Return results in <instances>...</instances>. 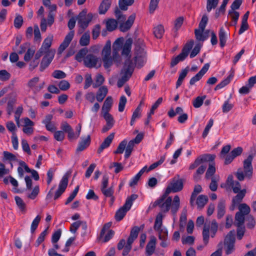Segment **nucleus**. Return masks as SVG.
<instances>
[{
    "mask_svg": "<svg viewBox=\"0 0 256 256\" xmlns=\"http://www.w3.org/2000/svg\"><path fill=\"white\" fill-rule=\"evenodd\" d=\"M164 193L160 196L154 204V206H158L163 212H167L171 208V212L175 215L180 206V199L178 196H175L172 202L171 196Z\"/></svg>",
    "mask_w": 256,
    "mask_h": 256,
    "instance_id": "f257e3e1",
    "label": "nucleus"
},
{
    "mask_svg": "<svg viewBox=\"0 0 256 256\" xmlns=\"http://www.w3.org/2000/svg\"><path fill=\"white\" fill-rule=\"evenodd\" d=\"M253 156L249 155L246 159L244 161V171L239 168L236 174L237 178L242 181L244 178L250 179L252 176L253 168L252 166V160Z\"/></svg>",
    "mask_w": 256,
    "mask_h": 256,
    "instance_id": "f03ea898",
    "label": "nucleus"
},
{
    "mask_svg": "<svg viewBox=\"0 0 256 256\" xmlns=\"http://www.w3.org/2000/svg\"><path fill=\"white\" fill-rule=\"evenodd\" d=\"M138 198V194H132L126 198L124 206L116 212L115 218L116 221L119 222L123 219L124 216H126V213L130 209L133 202L137 199Z\"/></svg>",
    "mask_w": 256,
    "mask_h": 256,
    "instance_id": "7ed1b4c3",
    "label": "nucleus"
},
{
    "mask_svg": "<svg viewBox=\"0 0 256 256\" xmlns=\"http://www.w3.org/2000/svg\"><path fill=\"white\" fill-rule=\"evenodd\" d=\"M111 54V42L110 40L106 42L102 50V60L104 62V66L105 68H110L112 64L113 61H117L118 58L114 59L110 56Z\"/></svg>",
    "mask_w": 256,
    "mask_h": 256,
    "instance_id": "20e7f679",
    "label": "nucleus"
},
{
    "mask_svg": "<svg viewBox=\"0 0 256 256\" xmlns=\"http://www.w3.org/2000/svg\"><path fill=\"white\" fill-rule=\"evenodd\" d=\"M92 18L93 15L92 13L86 14V12L83 10L80 12L78 16V24L84 30L88 27V24L92 21Z\"/></svg>",
    "mask_w": 256,
    "mask_h": 256,
    "instance_id": "39448f33",
    "label": "nucleus"
},
{
    "mask_svg": "<svg viewBox=\"0 0 256 256\" xmlns=\"http://www.w3.org/2000/svg\"><path fill=\"white\" fill-rule=\"evenodd\" d=\"M182 188V180L176 178L175 176L172 178L170 184L166 188L165 192H166V194H169L171 192H180Z\"/></svg>",
    "mask_w": 256,
    "mask_h": 256,
    "instance_id": "423d86ee",
    "label": "nucleus"
},
{
    "mask_svg": "<svg viewBox=\"0 0 256 256\" xmlns=\"http://www.w3.org/2000/svg\"><path fill=\"white\" fill-rule=\"evenodd\" d=\"M235 236L231 231L226 236L224 240V244L226 246V254L228 255L234 250Z\"/></svg>",
    "mask_w": 256,
    "mask_h": 256,
    "instance_id": "0eeeda50",
    "label": "nucleus"
},
{
    "mask_svg": "<svg viewBox=\"0 0 256 256\" xmlns=\"http://www.w3.org/2000/svg\"><path fill=\"white\" fill-rule=\"evenodd\" d=\"M69 174L66 173L62 178L58 184V188L54 196V200L59 198L65 191L68 184Z\"/></svg>",
    "mask_w": 256,
    "mask_h": 256,
    "instance_id": "6e6552de",
    "label": "nucleus"
},
{
    "mask_svg": "<svg viewBox=\"0 0 256 256\" xmlns=\"http://www.w3.org/2000/svg\"><path fill=\"white\" fill-rule=\"evenodd\" d=\"M54 54L55 51L54 50H51L48 52L44 55L40 64V72L44 71L48 66L54 58Z\"/></svg>",
    "mask_w": 256,
    "mask_h": 256,
    "instance_id": "1a4fd4ad",
    "label": "nucleus"
},
{
    "mask_svg": "<svg viewBox=\"0 0 256 256\" xmlns=\"http://www.w3.org/2000/svg\"><path fill=\"white\" fill-rule=\"evenodd\" d=\"M214 158V156L212 154H204L198 156L194 161L189 166V170H194L201 164H206L208 160H212Z\"/></svg>",
    "mask_w": 256,
    "mask_h": 256,
    "instance_id": "9d476101",
    "label": "nucleus"
},
{
    "mask_svg": "<svg viewBox=\"0 0 256 256\" xmlns=\"http://www.w3.org/2000/svg\"><path fill=\"white\" fill-rule=\"evenodd\" d=\"M40 78L36 76L30 79L28 82V86L33 92L34 93L36 94L43 88L44 82L38 84Z\"/></svg>",
    "mask_w": 256,
    "mask_h": 256,
    "instance_id": "9b49d317",
    "label": "nucleus"
},
{
    "mask_svg": "<svg viewBox=\"0 0 256 256\" xmlns=\"http://www.w3.org/2000/svg\"><path fill=\"white\" fill-rule=\"evenodd\" d=\"M84 65L88 68H96L98 62V59L94 54H89L84 58Z\"/></svg>",
    "mask_w": 256,
    "mask_h": 256,
    "instance_id": "f8f14e48",
    "label": "nucleus"
},
{
    "mask_svg": "<svg viewBox=\"0 0 256 256\" xmlns=\"http://www.w3.org/2000/svg\"><path fill=\"white\" fill-rule=\"evenodd\" d=\"M74 30L70 31L66 36L63 42L61 44L58 48V52L62 53L69 46L70 42L74 38Z\"/></svg>",
    "mask_w": 256,
    "mask_h": 256,
    "instance_id": "ddd939ff",
    "label": "nucleus"
},
{
    "mask_svg": "<svg viewBox=\"0 0 256 256\" xmlns=\"http://www.w3.org/2000/svg\"><path fill=\"white\" fill-rule=\"evenodd\" d=\"M226 185L230 187L233 192L234 194L240 192L241 189V185L240 183L238 181H234L233 179V176L232 175H229L226 180Z\"/></svg>",
    "mask_w": 256,
    "mask_h": 256,
    "instance_id": "4468645a",
    "label": "nucleus"
},
{
    "mask_svg": "<svg viewBox=\"0 0 256 256\" xmlns=\"http://www.w3.org/2000/svg\"><path fill=\"white\" fill-rule=\"evenodd\" d=\"M209 68L210 64H206L200 70L190 79V85H193L195 84V82L198 81L206 72Z\"/></svg>",
    "mask_w": 256,
    "mask_h": 256,
    "instance_id": "2eb2a0df",
    "label": "nucleus"
},
{
    "mask_svg": "<svg viewBox=\"0 0 256 256\" xmlns=\"http://www.w3.org/2000/svg\"><path fill=\"white\" fill-rule=\"evenodd\" d=\"M212 156H214V158L212 160H208L206 162V164H208V168L207 170L205 176L206 178L207 179L210 178L216 172L215 162H214V160L216 158V156L214 154H212Z\"/></svg>",
    "mask_w": 256,
    "mask_h": 256,
    "instance_id": "dca6fc26",
    "label": "nucleus"
},
{
    "mask_svg": "<svg viewBox=\"0 0 256 256\" xmlns=\"http://www.w3.org/2000/svg\"><path fill=\"white\" fill-rule=\"evenodd\" d=\"M135 15H130L128 20L124 23H122L120 26V30L121 32H125L128 31L132 26L134 20H135Z\"/></svg>",
    "mask_w": 256,
    "mask_h": 256,
    "instance_id": "f3484780",
    "label": "nucleus"
},
{
    "mask_svg": "<svg viewBox=\"0 0 256 256\" xmlns=\"http://www.w3.org/2000/svg\"><path fill=\"white\" fill-rule=\"evenodd\" d=\"M114 136V133H111L108 136L102 143L98 150V153L100 154L104 149L108 148L112 143Z\"/></svg>",
    "mask_w": 256,
    "mask_h": 256,
    "instance_id": "a211bd4d",
    "label": "nucleus"
},
{
    "mask_svg": "<svg viewBox=\"0 0 256 256\" xmlns=\"http://www.w3.org/2000/svg\"><path fill=\"white\" fill-rule=\"evenodd\" d=\"M122 40L118 38L114 43L112 46V56L114 59L119 58L118 52L122 48Z\"/></svg>",
    "mask_w": 256,
    "mask_h": 256,
    "instance_id": "6ab92c4d",
    "label": "nucleus"
},
{
    "mask_svg": "<svg viewBox=\"0 0 256 256\" xmlns=\"http://www.w3.org/2000/svg\"><path fill=\"white\" fill-rule=\"evenodd\" d=\"M90 142V137L88 135L86 138H82V140L78 143L76 152H80L85 150L88 146Z\"/></svg>",
    "mask_w": 256,
    "mask_h": 256,
    "instance_id": "aec40b11",
    "label": "nucleus"
},
{
    "mask_svg": "<svg viewBox=\"0 0 256 256\" xmlns=\"http://www.w3.org/2000/svg\"><path fill=\"white\" fill-rule=\"evenodd\" d=\"M108 92V90L106 86H100L96 92V100L99 102H102L106 96Z\"/></svg>",
    "mask_w": 256,
    "mask_h": 256,
    "instance_id": "412c9836",
    "label": "nucleus"
},
{
    "mask_svg": "<svg viewBox=\"0 0 256 256\" xmlns=\"http://www.w3.org/2000/svg\"><path fill=\"white\" fill-rule=\"evenodd\" d=\"M111 5L110 0H102L98 7V12L100 14H104L110 8Z\"/></svg>",
    "mask_w": 256,
    "mask_h": 256,
    "instance_id": "4be33fe9",
    "label": "nucleus"
},
{
    "mask_svg": "<svg viewBox=\"0 0 256 256\" xmlns=\"http://www.w3.org/2000/svg\"><path fill=\"white\" fill-rule=\"evenodd\" d=\"M156 239L155 238H152L148 243L146 246V254L150 256L153 254L156 248Z\"/></svg>",
    "mask_w": 256,
    "mask_h": 256,
    "instance_id": "5701e85b",
    "label": "nucleus"
},
{
    "mask_svg": "<svg viewBox=\"0 0 256 256\" xmlns=\"http://www.w3.org/2000/svg\"><path fill=\"white\" fill-rule=\"evenodd\" d=\"M204 30L198 28L194 30V34L196 39L198 41H204L208 38V32H204Z\"/></svg>",
    "mask_w": 256,
    "mask_h": 256,
    "instance_id": "b1692460",
    "label": "nucleus"
},
{
    "mask_svg": "<svg viewBox=\"0 0 256 256\" xmlns=\"http://www.w3.org/2000/svg\"><path fill=\"white\" fill-rule=\"evenodd\" d=\"M234 70H232L230 75L226 79H224L222 82H220V84L216 85L214 88V90H216L219 89H220L225 86H226L227 84H228L230 82L232 78L234 77Z\"/></svg>",
    "mask_w": 256,
    "mask_h": 256,
    "instance_id": "393cba45",
    "label": "nucleus"
},
{
    "mask_svg": "<svg viewBox=\"0 0 256 256\" xmlns=\"http://www.w3.org/2000/svg\"><path fill=\"white\" fill-rule=\"evenodd\" d=\"M132 40L131 38L127 39L124 45L122 54V55L128 56L130 52Z\"/></svg>",
    "mask_w": 256,
    "mask_h": 256,
    "instance_id": "a878e982",
    "label": "nucleus"
},
{
    "mask_svg": "<svg viewBox=\"0 0 256 256\" xmlns=\"http://www.w3.org/2000/svg\"><path fill=\"white\" fill-rule=\"evenodd\" d=\"M102 192L106 197L110 198L111 204H112L114 200V190L112 186L108 188H100Z\"/></svg>",
    "mask_w": 256,
    "mask_h": 256,
    "instance_id": "bb28decb",
    "label": "nucleus"
},
{
    "mask_svg": "<svg viewBox=\"0 0 256 256\" xmlns=\"http://www.w3.org/2000/svg\"><path fill=\"white\" fill-rule=\"evenodd\" d=\"M225 200H220L218 206V218H221L225 214L226 212V204Z\"/></svg>",
    "mask_w": 256,
    "mask_h": 256,
    "instance_id": "cd10ccee",
    "label": "nucleus"
},
{
    "mask_svg": "<svg viewBox=\"0 0 256 256\" xmlns=\"http://www.w3.org/2000/svg\"><path fill=\"white\" fill-rule=\"evenodd\" d=\"M112 98L111 96H109L106 98L102 107V113L108 112L112 106Z\"/></svg>",
    "mask_w": 256,
    "mask_h": 256,
    "instance_id": "c85d7f7f",
    "label": "nucleus"
},
{
    "mask_svg": "<svg viewBox=\"0 0 256 256\" xmlns=\"http://www.w3.org/2000/svg\"><path fill=\"white\" fill-rule=\"evenodd\" d=\"M246 192V189H243L240 192L236 193L237 194L234 197L232 198V203L236 205L240 204L244 197Z\"/></svg>",
    "mask_w": 256,
    "mask_h": 256,
    "instance_id": "c756f323",
    "label": "nucleus"
},
{
    "mask_svg": "<svg viewBox=\"0 0 256 256\" xmlns=\"http://www.w3.org/2000/svg\"><path fill=\"white\" fill-rule=\"evenodd\" d=\"M140 228L138 226H134L132 228L130 235L128 238L129 243H133L134 241L137 238Z\"/></svg>",
    "mask_w": 256,
    "mask_h": 256,
    "instance_id": "7c9ffc66",
    "label": "nucleus"
},
{
    "mask_svg": "<svg viewBox=\"0 0 256 256\" xmlns=\"http://www.w3.org/2000/svg\"><path fill=\"white\" fill-rule=\"evenodd\" d=\"M219 40H220V44L222 48L226 44V39H227V34L224 32V28L223 27L220 28L219 34H218Z\"/></svg>",
    "mask_w": 256,
    "mask_h": 256,
    "instance_id": "2f4dec72",
    "label": "nucleus"
},
{
    "mask_svg": "<svg viewBox=\"0 0 256 256\" xmlns=\"http://www.w3.org/2000/svg\"><path fill=\"white\" fill-rule=\"evenodd\" d=\"M90 34L89 31L85 32L81 36L79 42L81 46H86L90 44Z\"/></svg>",
    "mask_w": 256,
    "mask_h": 256,
    "instance_id": "473e14b6",
    "label": "nucleus"
},
{
    "mask_svg": "<svg viewBox=\"0 0 256 256\" xmlns=\"http://www.w3.org/2000/svg\"><path fill=\"white\" fill-rule=\"evenodd\" d=\"M244 216L241 212H236L235 216L236 223L235 224L238 228L242 226L244 222Z\"/></svg>",
    "mask_w": 256,
    "mask_h": 256,
    "instance_id": "72a5a7b5",
    "label": "nucleus"
},
{
    "mask_svg": "<svg viewBox=\"0 0 256 256\" xmlns=\"http://www.w3.org/2000/svg\"><path fill=\"white\" fill-rule=\"evenodd\" d=\"M164 26L160 24L154 28V34L158 38H161L164 34Z\"/></svg>",
    "mask_w": 256,
    "mask_h": 256,
    "instance_id": "f704fd0d",
    "label": "nucleus"
},
{
    "mask_svg": "<svg viewBox=\"0 0 256 256\" xmlns=\"http://www.w3.org/2000/svg\"><path fill=\"white\" fill-rule=\"evenodd\" d=\"M118 26V22L114 19H109L106 22V27L108 30L112 32Z\"/></svg>",
    "mask_w": 256,
    "mask_h": 256,
    "instance_id": "c9c22d12",
    "label": "nucleus"
},
{
    "mask_svg": "<svg viewBox=\"0 0 256 256\" xmlns=\"http://www.w3.org/2000/svg\"><path fill=\"white\" fill-rule=\"evenodd\" d=\"M133 68L132 66V63L130 62L127 68L125 70L124 75L122 76L121 78L124 80H125L126 82L129 80V78L132 76V74L133 72Z\"/></svg>",
    "mask_w": 256,
    "mask_h": 256,
    "instance_id": "e433bc0d",
    "label": "nucleus"
},
{
    "mask_svg": "<svg viewBox=\"0 0 256 256\" xmlns=\"http://www.w3.org/2000/svg\"><path fill=\"white\" fill-rule=\"evenodd\" d=\"M194 42L193 40H191L188 42L184 46L182 49V53L186 57L188 56L190 50L194 46Z\"/></svg>",
    "mask_w": 256,
    "mask_h": 256,
    "instance_id": "4c0bfd02",
    "label": "nucleus"
},
{
    "mask_svg": "<svg viewBox=\"0 0 256 256\" xmlns=\"http://www.w3.org/2000/svg\"><path fill=\"white\" fill-rule=\"evenodd\" d=\"M162 215L161 213H159L156 216L154 225V229L155 230L159 231L160 230L162 229L161 227L162 226Z\"/></svg>",
    "mask_w": 256,
    "mask_h": 256,
    "instance_id": "58836bf2",
    "label": "nucleus"
},
{
    "mask_svg": "<svg viewBox=\"0 0 256 256\" xmlns=\"http://www.w3.org/2000/svg\"><path fill=\"white\" fill-rule=\"evenodd\" d=\"M52 36H48L46 38L44 39L41 48L44 49L46 52L50 51L49 48L50 47L52 40Z\"/></svg>",
    "mask_w": 256,
    "mask_h": 256,
    "instance_id": "ea45409f",
    "label": "nucleus"
},
{
    "mask_svg": "<svg viewBox=\"0 0 256 256\" xmlns=\"http://www.w3.org/2000/svg\"><path fill=\"white\" fill-rule=\"evenodd\" d=\"M206 168V164H202V165L197 169L196 173L194 174V178L196 181H198L200 178L199 175H201L204 173Z\"/></svg>",
    "mask_w": 256,
    "mask_h": 256,
    "instance_id": "a19ab883",
    "label": "nucleus"
},
{
    "mask_svg": "<svg viewBox=\"0 0 256 256\" xmlns=\"http://www.w3.org/2000/svg\"><path fill=\"white\" fill-rule=\"evenodd\" d=\"M208 200V197L204 195H200L196 200L198 206L200 208H202L206 204Z\"/></svg>",
    "mask_w": 256,
    "mask_h": 256,
    "instance_id": "79ce46f5",
    "label": "nucleus"
},
{
    "mask_svg": "<svg viewBox=\"0 0 256 256\" xmlns=\"http://www.w3.org/2000/svg\"><path fill=\"white\" fill-rule=\"evenodd\" d=\"M219 0H206V10L210 12L212 9H215L218 4Z\"/></svg>",
    "mask_w": 256,
    "mask_h": 256,
    "instance_id": "37998d69",
    "label": "nucleus"
},
{
    "mask_svg": "<svg viewBox=\"0 0 256 256\" xmlns=\"http://www.w3.org/2000/svg\"><path fill=\"white\" fill-rule=\"evenodd\" d=\"M4 160H8L10 162H16L18 161L16 156L13 154L8 152L4 151L3 152Z\"/></svg>",
    "mask_w": 256,
    "mask_h": 256,
    "instance_id": "c03bdc74",
    "label": "nucleus"
},
{
    "mask_svg": "<svg viewBox=\"0 0 256 256\" xmlns=\"http://www.w3.org/2000/svg\"><path fill=\"white\" fill-rule=\"evenodd\" d=\"M186 57L182 52L178 56L172 58L170 62V66L174 67L176 66L180 62L183 61Z\"/></svg>",
    "mask_w": 256,
    "mask_h": 256,
    "instance_id": "a18cd8bd",
    "label": "nucleus"
},
{
    "mask_svg": "<svg viewBox=\"0 0 256 256\" xmlns=\"http://www.w3.org/2000/svg\"><path fill=\"white\" fill-rule=\"evenodd\" d=\"M134 2V0H120L118 4L122 10H126L128 9V6H131Z\"/></svg>",
    "mask_w": 256,
    "mask_h": 256,
    "instance_id": "49530a36",
    "label": "nucleus"
},
{
    "mask_svg": "<svg viewBox=\"0 0 256 256\" xmlns=\"http://www.w3.org/2000/svg\"><path fill=\"white\" fill-rule=\"evenodd\" d=\"M14 199L16 204L20 210L22 212H25L26 210V205L24 200L18 196H16Z\"/></svg>",
    "mask_w": 256,
    "mask_h": 256,
    "instance_id": "de8ad7c7",
    "label": "nucleus"
},
{
    "mask_svg": "<svg viewBox=\"0 0 256 256\" xmlns=\"http://www.w3.org/2000/svg\"><path fill=\"white\" fill-rule=\"evenodd\" d=\"M104 81V77L101 74L96 76L95 82L92 84L94 88H97L102 85Z\"/></svg>",
    "mask_w": 256,
    "mask_h": 256,
    "instance_id": "09e8293b",
    "label": "nucleus"
},
{
    "mask_svg": "<svg viewBox=\"0 0 256 256\" xmlns=\"http://www.w3.org/2000/svg\"><path fill=\"white\" fill-rule=\"evenodd\" d=\"M93 84L92 75L90 74H86L84 76V89H88Z\"/></svg>",
    "mask_w": 256,
    "mask_h": 256,
    "instance_id": "8fccbe9b",
    "label": "nucleus"
},
{
    "mask_svg": "<svg viewBox=\"0 0 256 256\" xmlns=\"http://www.w3.org/2000/svg\"><path fill=\"white\" fill-rule=\"evenodd\" d=\"M88 50L86 48H83L80 50L78 52L76 55L75 58L76 60L78 62H81L82 60L86 57L87 52Z\"/></svg>",
    "mask_w": 256,
    "mask_h": 256,
    "instance_id": "3c124183",
    "label": "nucleus"
},
{
    "mask_svg": "<svg viewBox=\"0 0 256 256\" xmlns=\"http://www.w3.org/2000/svg\"><path fill=\"white\" fill-rule=\"evenodd\" d=\"M102 116L106 121V124L114 126L115 122L111 114H110L109 112H105L102 113Z\"/></svg>",
    "mask_w": 256,
    "mask_h": 256,
    "instance_id": "603ef678",
    "label": "nucleus"
},
{
    "mask_svg": "<svg viewBox=\"0 0 256 256\" xmlns=\"http://www.w3.org/2000/svg\"><path fill=\"white\" fill-rule=\"evenodd\" d=\"M239 212H241L244 216L248 215L250 210V206L246 204H242L238 206Z\"/></svg>",
    "mask_w": 256,
    "mask_h": 256,
    "instance_id": "864d4df0",
    "label": "nucleus"
},
{
    "mask_svg": "<svg viewBox=\"0 0 256 256\" xmlns=\"http://www.w3.org/2000/svg\"><path fill=\"white\" fill-rule=\"evenodd\" d=\"M206 96H202L196 97L193 101L192 104L195 108H198L202 106L204 100L206 98Z\"/></svg>",
    "mask_w": 256,
    "mask_h": 256,
    "instance_id": "5fc2aeb1",
    "label": "nucleus"
},
{
    "mask_svg": "<svg viewBox=\"0 0 256 256\" xmlns=\"http://www.w3.org/2000/svg\"><path fill=\"white\" fill-rule=\"evenodd\" d=\"M134 144L133 141H130L128 143L127 146H126V151L124 154V157L126 158H128L130 157L131 153L133 150Z\"/></svg>",
    "mask_w": 256,
    "mask_h": 256,
    "instance_id": "6e6d98bb",
    "label": "nucleus"
},
{
    "mask_svg": "<svg viewBox=\"0 0 256 256\" xmlns=\"http://www.w3.org/2000/svg\"><path fill=\"white\" fill-rule=\"evenodd\" d=\"M40 216L38 215L33 220L30 226V232L32 234H33L37 228L40 222Z\"/></svg>",
    "mask_w": 256,
    "mask_h": 256,
    "instance_id": "4d7b16f0",
    "label": "nucleus"
},
{
    "mask_svg": "<svg viewBox=\"0 0 256 256\" xmlns=\"http://www.w3.org/2000/svg\"><path fill=\"white\" fill-rule=\"evenodd\" d=\"M40 192V188L38 186H36L32 189L30 193L27 194V197L31 200H34L38 196Z\"/></svg>",
    "mask_w": 256,
    "mask_h": 256,
    "instance_id": "13d9d810",
    "label": "nucleus"
},
{
    "mask_svg": "<svg viewBox=\"0 0 256 256\" xmlns=\"http://www.w3.org/2000/svg\"><path fill=\"white\" fill-rule=\"evenodd\" d=\"M219 180V176H213L211 178V182L210 184V188L212 192L216 190L218 188L217 182Z\"/></svg>",
    "mask_w": 256,
    "mask_h": 256,
    "instance_id": "bf43d9fd",
    "label": "nucleus"
},
{
    "mask_svg": "<svg viewBox=\"0 0 256 256\" xmlns=\"http://www.w3.org/2000/svg\"><path fill=\"white\" fill-rule=\"evenodd\" d=\"M52 77L57 79L64 78L66 77V74L60 70H55L52 74Z\"/></svg>",
    "mask_w": 256,
    "mask_h": 256,
    "instance_id": "052dcab7",
    "label": "nucleus"
},
{
    "mask_svg": "<svg viewBox=\"0 0 256 256\" xmlns=\"http://www.w3.org/2000/svg\"><path fill=\"white\" fill-rule=\"evenodd\" d=\"M203 240L205 245H206L209 239V226L204 225L202 232Z\"/></svg>",
    "mask_w": 256,
    "mask_h": 256,
    "instance_id": "680f3d73",
    "label": "nucleus"
},
{
    "mask_svg": "<svg viewBox=\"0 0 256 256\" xmlns=\"http://www.w3.org/2000/svg\"><path fill=\"white\" fill-rule=\"evenodd\" d=\"M127 100L124 96H120L118 103V111L122 112L124 110Z\"/></svg>",
    "mask_w": 256,
    "mask_h": 256,
    "instance_id": "e2e57ef3",
    "label": "nucleus"
},
{
    "mask_svg": "<svg viewBox=\"0 0 256 256\" xmlns=\"http://www.w3.org/2000/svg\"><path fill=\"white\" fill-rule=\"evenodd\" d=\"M100 32V24H96L94 26L92 30V37L94 40L96 39Z\"/></svg>",
    "mask_w": 256,
    "mask_h": 256,
    "instance_id": "0e129e2a",
    "label": "nucleus"
},
{
    "mask_svg": "<svg viewBox=\"0 0 256 256\" xmlns=\"http://www.w3.org/2000/svg\"><path fill=\"white\" fill-rule=\"evenodd\" d=\"M126 144L127 142L125 140H124L122 142H120L118 144V146L116 150L114 152V153L116 154H122L124 149L126 148Z\"/></svg>",
    "mask_w": 256,
    "mask_h": 256,
    "instance_id": "69168bd1",
    "label": "nucleus"
},
{
    "mask_svg": "<svg viewBox=\"0 0 256 256\" xmlns=\"http://www.w3.org/2000/svg\"><path fill=\"white\" fill-rule=\"evenodd\" d=\"M34 50L30 48H28L26 53L24 54V60L27 62H29L31 58L34 56Z\"/></svg>",
    "mask_w": 256,
    "mask_h": 256,
    "instance_id": "338daca9",
    "label": "nucleus"
},
{
    "mask_svg": "<svg viewBox=\"0 0 256 256\" xmlns=\"http://www.w3.org/2000/svg\"><path fill=\"white\" fill-rule=\"evenodd\" d=\"M246 226L248 228L252 229L254 228L256 222L254 218L251 215H249L246 217Z\"/></svg>",
    "mask_w": 256,
    "mask_h": 256,
    "instance_id": "774afa93",
    "label": "nucleus"
}]
</instances>
